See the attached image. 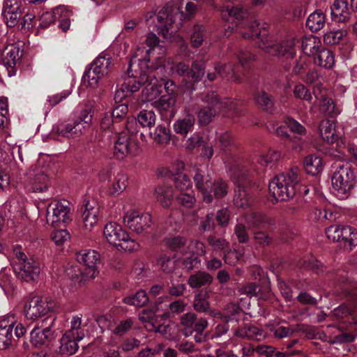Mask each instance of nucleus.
<instances>
[{"mask_svg":"<svg viewBox=\"0 0 357 357\" xmlns=\"http://www.w3.org/2000/svg\"><path fill=\"white\" fill-rule=\"evenodd\" d=\"M249 32H243V37L252 39L257 46L273 56H286L292 58L296 53L295 38L291 37L280 43H276L272 36L264 28H259V24L256 20L251 21L248 25Z\"/></svg>","mask_w":357,"mask_h":357,"instance_id":"1","label":"nucleus"},{"mask_svg":"<svg viewBox=\"0 0 357 357\" xmlns=\"http://www.w3.org/2000/svg\"><path fill=\"white\" fill-rule=\"evenodd\" d=\"M202 105L197 112L200 124L209 123L215 116L220 112L225 116H231L236 109V102L229 100H220L215 91H206L200 96Z\"/></svg>","mask_w":357,"mask_h":357,"instance_id":"2","label":"nucleus"},{"mask_svg":"<svg viewBox=\"0 0 357 357\" xmlns=\"http://www.w3.org/2000/svg\"><path fill=\"white\" fill-rule=\"evenodd\" d=\"M181 15L178 6L166 5L158 13H151L146 15V21L149 23H155L157 31L164 38L172 40L181 27V23L176 22V18ZM176 38L181 40L182 38L176 36Z\"/></svg>","mask_w":357,"mask_h":357,"instance_id":"3","label":"nucleus"},{"mask_svg":"<svg viewBox=\"0 0 357 357\" xmlns=\"http://www.w3.org/2000/svg\"><path fill=\"white\" fill-rule=\"evenodd\" d=\"M301 170L292 167L285 173L275 176L269 183L271 195L278 201H287L296 193V185L301 181Z\"/></svg>","mask_w":357,"mask_h":357,"instance_id":"4","label":"nucleus"},{"mask_svg":"<svg viewBox=\"0 0 357 357\" xmlns=\"http://www.w3.org/2000/svg\"><path fill=\"white\" fill-rule=\"evenodd\" d=\"M194 181L197 190L201 192L206 203H211L213 198L224 197L228 192L227 183L221 178L212 180L208 175H205L197 169Z\"/></svg>","mask_w":357,"mask_h":357,"instance_id":"5","label":"nucleus"},{"mask_svg":"<svg viewBox=\"0 0 357 357\" xmlns=\"http://www.w3.org/2000/svg\"><path fill=\"white\" fill-rule=\"evenodd\" d=\"M331 183L333 192L337 197L347 198L356 183V176L351 165H338L333 174Z\"/></svg>","mask_w":357,"mask_h":357,"instance_id":"6","label":"nucleus"},{"mask_svg":"<svg viewBox=\"0 0 357 357\" xmlns=\"http://www.w3.org/2000/svg\"><path fill=\"white\" fill-rule=\"evenodd\" d=\"M102 234L105 241L119 250L132 252L139 248L138 243L116 222H107L103 228Z\"/></svg>","mask_w":357,"mask_h":357,"instance_id":"7","label":"nucleus"},{"mask_svg":"<svg viewBox=\"0 0 357 357\" xmlns=\"http://www.w3.org/2000/svg\"><path fill=\"white\" fill-rule=\"evenodd\" d=\"M17 338L23 337L27 328L17 319L15 314H8L0 318V350L8 349L13 344V331Z\"/></svg>","mask_w":357,"mask_h":357,"instance_id":"8","label":"nucleus"},{"mask_svg":"<svg viewBox=\"0 0 357 357\" xmlns=\"http://www.w3.org/2000/svg\"><path fill=\"white\" fill-rule=\"evenodd\" d=\"M14 252L17 259L15 271L18 278L27 282L38 280L40 273L38 262L32 257H27L20 248H15Z\"/></svg>","mask_w":357,"mask_h":357,"instance_id":"9","label":"nucleus"},{"mask_svg":"<svg viewBox=\"0 0 357 357\" xmlns=\"http://www.w3.org/2000/svg\"><path fill=\"white\" fill-rule=\"evenodd\" d=\"M148 66H144L138 59H130L128 76L124 79L123 89L130 94L138 91L145 81H149L147 76Z\"/></svg>","mask_w":357,"mask_h":357,"instance_id":"10","label":"nucleus"},{"mask_svg":"<svg viewBox=\"0 0 357 357\" xmlns=\"http://www.w3.org/2000/svg\"><path fill=\"white\" fill-rule=\"evenodd\" d=\"M111 65L109 56H99L91 64V68L86 70L82 77V82L90 87H96L98 81L109 72Z\"/></svg>","mask_w":357,"mask_h":357,"instance_id":"11","label":"nucleus"},{"mask_svg":"<svg viewBox=\"0 0 357 357\" xmlns=\"http://www.w3.org/2000/svg\"><path fill=\"white\" fill-rule=\"evenodd\" d=\"M54 307L53 300L33 296L25 304L24 312L27 319L36 321L53 311Z\"/></svg>","mask_w":357,"mask_h":357,"instance_id":"12","label":"nucleus"},{"mask_svg":"<svg viewBox=\"0 0 357 357\" xmlns=\"http://www.w3.org/2000/svg\"><path fill=\"white\" fill-rule=\"evenodd\" d=\"M69 203L66 200L50 203L46 211L47 223L53 227H61L70 220Z\"/></svg>","mask_w":357,"mask_h":357,"instance_id":"13","label":"nucleus"},{"mask_svg":"<svg viewBox=\"0 0 357 357\" xmlns=\"http://www.w3.org/2000/svg\"><path fill=\"white\" fill-rule=\"evenodd\" d=\"M124 225L133 231L141 234L151 227V215L146 213H142L138 211L128 210L123 216Z\"/></svg>","mask_w":357,"mask_h":357,"instance_id":"14","label":"nucleus"},{"mask_svg":"<svg viewBox=\"0 0 357 357\" xmlns=\"http://www.w3.org/2000/svg\"><path fill=\"white\" fill-rule=\"evenodd\" d=\"M159 68L153 70H148L146 77H149V81H145L143 84L145 85L144 89L142 91V100L143 102H151L155 100L162 92V88L164 84V79L157 78V71Z\"/></svg>","mask_w":357,"mask_h":357,"instance_id":"15","label":"nucleus"},{"mask_svg":"<svg viewBox=\"0 0 357 357\" xmlns=\"http://www.w3.org/2000/svg\"><path fill=\"white\" fill-rule=\"evenodd\" d=\"M76 259L85 266L86 278H94L98 273V265L100 263V255L94 250H84L76 254Z\"/></svg>","mask_w":357,"mask_h":357,"instance_id":"16","label":"nucleus"},{"mask_svg":"<svg viewBox=\"0 0 357 357\" xmlns=\"http://www.w3.org/2000/svg\"><path fill=\"white\" fill-rule=\"evenodd\" d=\"M155 48L162 49L159 45V38L153 33H150L146 36L145 40L139 45H137L131 59H138L144 66L150 61V54Z\"/></svg>","mask_w":357,"mask_h":357,"instance_id":"17","label":"nucleus"},{"mask_svg":"<svg viewBox=\"0 0 357 357\" xmlns=\"http://www.w3.org/2000/svg\"><path fill=\"white\" fill-rule=\"evenodd\" d=\"M171 69L173 73L183 77L190 83L199 82L204 74V64L197 61L193 62L191 69H189L188 65L183 62L174 63Z\"/></svg>","mask_w":357,"mask_h":357,"instance_id":"18","label":"nucleus"},{"mask_svg":"<svg viewBox=\"0 0 357 357\" xmlns=\"http://www.w3.org/2000/svg\"><path fill=\"white\" fill-rule=\"evenodd\" d=\"M181 324L185 328L184 335L188 336L192 331L203 333L208 326V321L204 318H197L192 312L183 314L181 317Z\"/></svg>","mask_w":357,"mask_h":357,"instance_id":"19","label":"nucleus"},{"mask_svg":"<svg viewBox=\"0 0 357 357\" xmlns=\"http://www.w3.org/2000/svg\"><path fill=\"white\" fill-rule=\"evenodd\" d=\"M22 56V51L15 45H8L3 51V64L6 68L9 76L15 74L16 68L20 66Z\"/></svg>","mask_w":357,"mask_h":357,"instance_id":"20","label":"nucleus"},{"mask_svg":"<svg viewBox=\"0 0 357 357\" xmlns=\"http://www.w3.org/2000/svg\"><path fill=\"white\" fill-rule=\"evenodd\" d=\"M99 214V205L95 199L85 200L82 211V221L84 228L91 231L97 224Z\"/></svg>","mask_w":357,"mask_h":357,"instance_id":"21","label":"nucleus"},{"mask_svg":"<svg viewBox=\"0 0 357 357\" xmlns=\"http://www.w3.org/2000/svg\"><path fill=\"white\" fill-rule=\"evenodd\" d=\"M351 14V7L347 0H335L331 6V15L333 21L346 22Z\"/></svg>","mask_w":357,"mask_h":357,"instance_id":"22","label":"nucleus"},{"mask_svg":"<svg viewBox=\"0 0 357 357\" xmlns=\"http://www.w3.org/2000/svg\"><path fill=\"white\" fill-rule=\"evenodd\" d=\"M130 139L128 132H121L119 134L114 144V154L118 158L123 159L132 153L134 145L132 144Z\"/></svg>","mask_w":357,"mask_h":357,"instance_id":"23","label":"nucleus"},{"mask_svg":"<svg viewBox=\"0 0 357 357\" xmlns=\"http://www.w3.org/2000/svg\"><path fill=\"white\" fill-rule=\"evenodd\" d=\"M176 96L174 94L162 96L161 98L155 101V107L165 116L173 117L176 113L175 109Z\"/></svg>","mask_w":357,"mask_h":357,"instance_id":"24","label":"nucleus"},{"mask_svg":"<svg viewBox=\"0 0 357 357\" xmlns=\"http://www.w3.org/2000/svg\"><path fill=\"white\" fill-rule=\"evenodd\" d=\"M51 15L54 22H59V27L64 31H66L70 26V17L72 13L64 6H59L55 8L52 14H47V16Z\"/></svg>","mask_w":357,"mask_h":357,"instance_id":"25","label":"nucleus"},{"mask_svg":"<svg viewBox=\"0 0 357 357\" xmlns=\"http://www.w3.org/2000/svg\"><path fill=\"white\" fill-rule=\"evenodd\" d=\"M57 132L66 137H77L85 132L84 127L79 126L75 120L59 124L57 126Z\"/></svg>","mask_w":357,"mask_h":357,"instance_id":"26","label":"nucleus"},{"mask_svg":"<svg viewBox=\"0 0 357 357\" xmlns=\"http://www.w3.org/2000/svg\"><path fill=\"white\" fill-rule=\"evenodd\" d=\"M51 335L52 332L49 327L44 329L35 327L30 333V342L33 347L40 348L49 342Z\"/></svg>","mask_w":357,"mask_h":357,"instance_id":"27","label":"nucleus"},{"mask_svg":"<svg viewBox=\"0 0 357 357\" xmlns=\"http://www.w3.org/2000/svg\"><path fill=\"white\" fill-rule=\"evenodd\" d=\"M195 123V116L187 114L185 116L177 119L173 125L176 133L185 137L194 128Z\"/></svg>","mask_w":357,"mask_h":357,"instance_id":"28","label":"nucleus"},{"mask_svg":"<svg viewBox=\"0 0 357 357\" xmlns=\"http://www.w3.org/2000/svg\"><path fill=\"white\" fill-rule=\"evenodd\" d=\"M93 116V106L91 103L86 104L77 112L74 119L79 126L84 127V131L90 127Z\"/></svg>","mask_w":357,"mask_h":357,"instance_id":"29","label":"nucleus"},{"mask_svg":"<svg viewBox=\"0 0 357 357\" xmlns=\"http://www.w3.org/2000/svg\"><path fill=\"white\" fill-rule=\"evenodd\" d=\"M36 169L37 166L29 173L31 179V189L33 192H43L47 189L48 178L45 171L39 172Z\"/></svg>","mask_w":357,"mask_h":357,"instance_id":"30","label":"nucleus"},{"mask_svg":"<svg viewBox=\"0 0 357 357\" xmlns=\"http://www.w3.org/2000/svg\"><path fill=\"white\" fill-rule=\"evenodd\" d=\"M301 48L305 54L314 56L322 48V44L319 38L310 35L303 38Z\"/></svg>","mask_w":357,"mask_h":357,"instance_id":"31","label":"nucleus"},{"mask_svg":"<svg viewBox=\"0 0 357 357\" xmlns=\"http://www.w3.org/2000/svg\"><path fill=\"white\" fill-rule=\"evenodd\" d=\"M194 309L198 312H206L211 317L221 316V313L210 308L206 293H199L195 296Z\"/></svg>","mask_w":357,"mask_h":357,"instance_id":"32","label":"nucleus"},{"mask_svg":"<svg viewBox=\"0 0 357 357\" xmlns=\"http://www.w3.org/2000/svg\"><path fill=\"white\" fill-rule=\"evenodd\" d=\"M253 203V198L244 186L238 185L235 189L234 204L237 208H247Z\"/></svg>","mask_w":357,"mask_h":357,"instance_id":"33","label":"nucleus"},{"mask_svg":"<svg viewBox=\"0 0 357 357\" xmlns=\"http://www.w3.org/2000/svg\"><path fill=\"white\" fill-rule=\"evenodd\" d=\"M317 90L321 91L320 84L317 85L314 90V95L315 98L317 99H321L319 106L320 110L327 115L335 116L338 114L340 113V111L338 110V109L336 108L333 100L331 98L323 97L319 93H317Z\"/></svg>","mask_w":357,"mask_h":357,"instance_id":"34","label":"nucleus"},{"mask_svg":"<svg viewBox=\"0 0 357 357\" xmlns=\"http://www.w3.org/2000/svg\"><path fill=\"white\" fill-rule=\"evenodd\" d=\"M155 197L163 207H169L173 201L174 192L171 186L158 185L155 190Z\"/></svg>","mask_w":357,"mask_h":357,"instance_id":"35","label":"nucleus"},{"mask_svg":"<svg viewBox=\"0 0 357 357\" xmlns=\"http://www.w3.org/2000/svg\"><path fill=\"white\" fill-rule=\"evenodd\" d=\"M154 142L161 145L167 144L171 139V131L165 126L159 124L153 132H149Z\"/></svg>","mask_w":357,"mask_h":357,"instance_id":"36","label":"nucleus"},{"mask_svg":"<svg viewBox=\"0 0 357 357\" xmlns=\"http://www.w3.org/2000/svg\"><path fill=\"white\" fill-rule=\"evenodd\" d=\"M326 23V17L321 10H316L311 13L307 20L306 26L312 32H317L321 30Z\"/></svg>","mask_w":357,"mask_h":357,"instance_id":"37","label":"nucleus"},{"mask_svg":"<svg viewBox=\"0 0 357 357\" xmlns=\"http://www.w3.org/2000/svg\"><path fill=\"white\" fill-rule=\"evenodd\" d=\"M316 55L314 61L317 65L325 68H331L333 67L335 64V57L331 50L322 47Z\"/></svg>","mask_w":357,"mask_h":357,"instance_id":"38","label":"nucleus"},{"mask_svg":"<svg viewBox=\"0 0 357 357\" xmlns=\"http://www.w3.org/2000/svg\"><path fill=\"white\" fill-rule=\"evenodd\" d=\"M79 340L65 333L60 340L59 352L62 354L72 355L78 349L77 342Z\"/></svg>","mask_w":357,"mask_h":357,"instance_id":"39","label":"nucleus"},{"mask_svg":"<svg viewBox=\"0 0 357 357\" xmlns=\"http://www.w3.org/2000/svg\"><path fill=\"white\" fill-rule=\"evenodd\" d=\"M321 137L328 143H333L336 139L335 126L333 121L326 119L319 124Z\"/></svg>","mask_w":357,"mask_h":357,"instance_id":"40","label":"nucleus"},{"mask_svg":"<svg viewBox=\"0 0 357 357\" xmlns=\"http://www.w3.org/2000/svg\"><path fill=\"white\" fill-rule=\"evenodd\" d=\"M304 167L307 174L317 175L323 168L321 158L317 155H308L304 160Z\"/></svg>","mask_w":357,"mask_h":357,"instance_id":"41","label":"nucleus"},{"mask_svg":"<svg viewBox=\"0 0 357 357\" xmlns=\"http://www.w3.org/2000/svg\"><path fill=\"white\" fill-rule=\"evenodd\" d=\"M128 185V176L123 174H119L114 179L108 189L110 195L116 196L123 192Z\"/></svg>","mask_w":357,"mask_h":357,"instance_id":"42","label":"nucleus"},{"mask_svg":"<svg viewBox=\"0 0 357 357\" xmlns=\"http://www.w3.org/2000/svg\"><path fill=\"white\" fill-rule=\"evenodd\" d=\"M212 281L213 277L210 274L205 272H198L189 278L188 284L192 288H198L210 284Z\"/></svg>","mask_w":357,"mask_h":357,"instance_id":"43","label":"nucleus"},{"mask_svg":"<svg viewBox=\"0 0 357 357\" xmlns=\"http://www.w3.org/2000/svg\"><path fill=\"white\" fill-rule=\"evenodd\" d=\"M82 325V316L75 315L72 317L70 321V328L65 333L75 337L78 340H82L84 336V332L81 328Z\"/></svg>","mask_w":357,"mask_h":357,"instance_id":"44","label":"nucleus"},{"mask_svg":"<svg viewBox=\"0 0 357 357\" xmlns=\"http://www.w3.org/2000/svg\"><path fill=\"white\" fill-rule=\"evenodd\" d=\"M340 242L344 243V247L351 249L357 245V231L349 226H343Z\"/></svg>","mask_w":357,"mask_h":357,"instance_id":"45","label":"nucleus"},{"mask_svg":"<svg viewBox=\"0 0 357 357\" xmlns=\"http://www.w3.org/2000/svg\"><path fill=\"white\" fill-rule=\"evenodd\" d=\"M234 335L242 338L255 339L260 340L263 335L258 328L246 326L235 331Z\"/></svg>","mask_w":357,"mask_h":357,"instance_id":"46","label":"nucleus"},{"mask_svg":"<svg viewBox=\"0 0 357 357\" xmlns=\"http://www.w3.org/2000/svg\"><path fill=\"white\" fill-rule=\"evenodd\" d=\"M216 73L222 77H226L234 81H239V78L236 76V73L231 63L227 64H217L215 66Z\"/></svg>","mask_w":357,"mask_h":357,"instance_id":"47","label":"nucleus"},{"mask_svg":"<svg viewBox=\"0 0 357 357\" xmlns=\"http://www.w3.org/2000/svg\"><path fill=\"white\" fill-rule=\"evenodd\" d=\"M149 301L148 296L145 291H138L134 296H127L123 298V303L130 305L142 307Z\"/></svg>","mask_w":357,"mask_h":357,"instance_id":"48","label":"nucleus"},{"mask_svg":"<svg viewBox=\"0 0 357 357\" xmlns=\"http://www.w3.org/2000/svg\"><path fill=\"white\" fill-rule=\"evenodd\" d=\"M155 114L151 110H142L137 115L138 123L144 128H151L155 125Z\"/></svg>","mask_w":357,"mask_h":357,"instance_id":"49","label":"nucleus"},{"mask_svg":"<svg viewBox=\"0 0 357 357\" xmlns=\"http://www.w3.org/2000/svg\"><path fill=\"white\" fill-rule=\"evenodd\" d=\"M255 100L258 105L267 111H271L273 107V100L271 96L264 91L255 93Z\"/></svg>","mask_w":357,"mask_h":357,"instance_id":"50","label":"nucleus"},{"mask_svg":"<svg viewBox=\"0 0 357 357\" xmlns=\"http://www.w3.org/2000/svg\"><path fill=\"white\" fill-rule=\"evenodd\" d=\"M222 17L224 20L229 21V17H233L236 20H241L245 15V11L239 6L229 8V6L224 7L222 10Z\"/></svg>","mask_w":357,"mask_h":357,"instance_id":"51","label":"nucleus"},{"mask_svg":"<svg viewBox=\"0 0 357 357\" xmlns=\"http://www.w3.org/2000/svg\"><path fill=\"white\" fill-rule=\"evenodd\" d=\"M280 156L281 153L279 151L270 150L266 153L259 155L258 162L264 167L272 165L280 160Z\"/></svg>","mask_w":357,"mask_h":357,"instance_id":"52","label":"nucleus"},{"mask_svg":"<svg viewBox=\"0 0 357 357\" xmlns=\"http://www.w3.org/2000/svg\"><path fill=\"white\" fill-rule=\"evenodd\" d=\"M158 265L164 272H172L174 270L176 266L174 257L172 255H167L166 254H162L158 259Z\"/></svg>","mask_w":357,"mask_h":357,"instance_id":"53","label":"nucleus"},{"mask_svg":"<svg viewBox=\"0 0 357 357\" xmlns=\"http://www.w3.org/2000/svg\"><path fill=\"white\" fill-rule=\"evenodd\" d=\"M347 35V31L343 29L328 31L324 36V41L326 44L335 45L338 43Z\"/></svg>","mask_w":357,"mask_h":357,"instance_id":"54","label":"nucleus"},{"mask_svg":"<svg viewBox=\"0 0 357 357\" xmlns=\"http://www.w3.org/2000/svg\"><path fill=\"white\" fill-rule=\"evenodd\" d=\"M245 220L249 227H259L265 222L266 217L262 214L251 212L245 215Z\"/></svg>","mask_w":357,"mask_h":357,"instance_id":"55","label":"nucleus"},{"mask_svg":"<svg viewBox=\"0 0 357 357\" xmlns=\"http://www.w3.org/2000/svg\"><path fill=\"white\" fill-rule=\"evenodd\" d=\"M176 188L183 192L192 187V182L189 177L183 174H177L174 178Z\"/></svg>","mask_w":357,"mask_h":357,"instance_id":"56","label":"nucleus"},{"mask_svg":"<svg viewBox=\"0 0 357 357\" xmlns=\"http://www.w3.org/2000/svg\"><path fill=\"white\" fill-rule=\"evenodd\" d=\"M293 93L295 98L311 102L312 96L308 89H307L303 84H299L294 86Z\"/></svg>","mask_w":357,"mask_h":357,"instance_id":"57","label":"nucleus"},{"mask_svg":"<svg viewBox=\"0 0 357 357\" xmlns=\"http://www.w3.org/2000/svg\"><path fill=\"white\" fill-rule=\"evenodd\" d=\"M342 231L343 226L332 225L326 229V235L329 240L333 242H340L342 240Z\"/></svg>","mask_w":357,"mask_h":357,"instance_id":"58","label":"nucleus"},{"mask_svg":"<svg viewBox=\"0 0 357 357\" xmlns=\"http://www.w3.org/2000/svg\"><path fill=\"white\" fill-rule=\"evenodd\" d=\"M66 274L73 280L77 281L79 282L89 280L90 278H85L86 271H82L77 266H71L66 269Z\"/></svg>","mask_w":357,"mask_h":357,"instance_id":"59","label":"nucleus"},{"mask_svg":"<svg viewBox=\"0 0 357 357\" xmlns=\"http://www.w3.org/2000/svg\"><path fill=\"white\" fill-rule=\"evenodd\" d=\"M225 314L221 316H217L216 318H220L224 319L225 321H229L236 319L235 316L241 312L240 307L235 304H229L225 309Z\"/></svg>","mask_w":357,"mask_h":357,"instance_id":"60","label":"nucleus"},{"mask_svg":"<svg viewBox=\"0 0 357 357\" xmlns=\"http://www.w3.org/2000/svg\"><path fill=\"white\" fill-rule=\"evenodd\" d=\"M176 199L179 204L188 208L193 207L196 201L192 194L185 192H181L176 197Z\"/></svg>","mask_w":357,"mask_h":357,"instance_id":"61","label":"nucleus"},{"mask_svg":"<svg viewBox=\"0 0 357 357\" xmlns=\"http://www.w3.org/2000/svg\"><path fill=\"white\" fill-rule=\"evenodd\" d=\"M205 38L204 29L202 26H195L191 36L192 45L195 47H199Z\"/></svg>","mask_w":357,"mask_h":357,"instance_id":"62","label":"nucleus"},{"mask_svg":"<svg viewBox=\"0 0 357 357\" xmlns=\"http://www.w3.org/2000/svg\"><path fill=\"white\" fill-rule=\"evenodd\" d=\"M179 352L185 355H190L199 351L198 348L192 342L183 340L176 344Z\"/></svg>","mask_w":357,"mask_h":357,"instance_id":"63","label":"nucleus"},{"mask_svg":"<svg viewBox=\"0 0 357 357\" xmlns=\"http://www.w3.org/2000/svg\"><path fill=\"white\" fill-rule=\"evenodd\" d=\"M259 351L266 357H286L288 355L287 353L276 350L271 346H262L259 347Z\"/></svg>","mask_w":357,"mask_h":357,"instance_id":"64","label":"nucleus"}]
</instances>
